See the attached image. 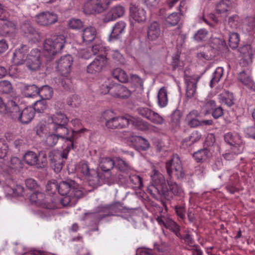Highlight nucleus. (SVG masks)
<instances>
[{"label":"nucleus","mask_w":255,"mask_h":255,"mask_svg":"<svg viewBox=\"0 0 255 255\" xmlns=\"http://www.w3.org/2000/svg\"><path fill=\"white\" fill-rule=\"evenodd\" d=\"M38 156L37 168H42L47 164L46 154L45 151H41L39 152Z\"/></svg>","instance_id":"obj_53"},{"label":"nucleus","mask_w":255,"mask_h":255,"mask_svg":"<svg viewBox=\"0 0 255 255\" xmlns=\"http://www.w3.org/2000/svg\"><path fill=\"white\" fill-rule=\"evenodd\" d=\"M184 81L186 84V97L188 99H194L195 98L197 92V80L192 77L184 75Z\"/></svg>","instance_id":"obj_16"},{"label":"nucleus","mask_w":255,"mask_h":255,"mask_svg":"<svg viewBox=\"0 0 255 255\" xmlns=\"http://www.w3.org/2000/svg\"><path fill=\"white\" fill-rule=\"evenodd\" d=\"M174 170H173L172 176H174L177 179H183L185 176L181 161L177 155H173Z\"/></svg>","instance_id":"obj_24"},{"label":"nucleus","mask_w":255,"mask_h":255,"mask_svg":"<svg viewBox=\"0 0 255 255\" xmlns=\"http://www.w3.org/2000/svg\"><path fill=\"white\" fill-rule=\"evenodd\" d=\"M24 162L30 166H36L37 167L38 154L34 151H28L23 156Z\"/></svg>","instance_id":"obj_33"},{"label":"nucleus","mask_w":255,"mask_h":255,"mask_svg":"<svg viewBox=\"0 0 255 255\" xmlns=\"http://www.w3.org/2000/svg\"><path fill=\"white\" fill-rule=\"evenodd\" d=\"M201 135L197 131L193 132L191 135L187 138L183 140L184 142H186V144L191 145L194 143L198 141L201 138Z\"/></svg>","instance_id":"obj_46"},{"label":"nucleus","mask_w":255,"mask_h":255,"mask_svg":"<svg viewBox=\"0 0 255 255\" xmlns=\"http://www.w3.org/2000/svg\"><path fill=\"white\" fill-rule=\"evenodd\" d=\"M211 47L218 51H221L225 48L224 42L219 38H213L211 42Z\"/></svg>","instance_id":"obj_52"},{"label":"nucleus","mask_w":255,"mask_h":255,"mask_svg":"<svg viewBox=\"0 0 255 255\" xmlns=\"http://www.w3.org/2000/svg\"><path fill=\"white\" fill-rule=\"evenodd\" d=\"M239 64L243 67H248L253 62V51L250 45H245L238 49Z\"/></svg>","instance_id":"obj_7"},{"label":"nucleus","mask_w":255,"mask_h":255,"mask_svg":"<svg viewBox=\"0 0 255 255\" xmlns=\"http://www.w3.org/2000/svg\"><path fill=\"white\" fill-rule=\"evenodd\" d=\"M68 25L71 29H77L82 28L83 24L79 19L72 18L69 20Z\"/></svg>","instance_id":"obj_56"},{"label":"nucleus","mask_w":255,"mask_h":255,"mask_svg":"<svg viewBox=\"0 0 255 255\" xmlns=\"http://www.w3.org/2000/svg\"><path fill=\"white\" fill-rule=\"evenodd\" d=\"M115 164V161L109 157H104L101 159L100 166L102 171L108 173L111 169L113 168Z\"/></svg>","instance_id":"obj_40"},{"label":"nucleus","mask_w":255,"mask_h":255,"mask_svg":"<svg viewBox=\"0 0 255 255\" xmlns=\"http://www.w3.org/2000/svg\"><path fill=\"white\" fill-rule=\"evenodd\" d=\"M96 35V30L94 27H87L83 31V39L85 42H91L95 39Z\"/></svg>","instance_id":"obj_36"},{"label":"nucleus","mask_w":255,"mask_h":255,"mask_svg":"<svg viewBox=\"0 0 255 255\" xmlns=\"http://www.w3.org/2000/svg\"><path fill=\"white\" fill-rule=\"evenodd\" d=\"M130 16L137 22H142L146 19L145 10L135 4L131 3L129 7Z\"/></svg>","instance_id":"obj_21"},{"label":"nucleus","mask_w":255,"mask_h":255,"mask_svg":"<svg viewBox=\"0 0 255 255\" xmlns=\"http://www.w3.org/2000/svg\"><path fill=\"white\" fill-rule=\"evenodd\" d=\"M10 101H14L13 100L8 101L7 103L6 104L2 98L0 97V113L1 114H6L7 113L10 116V108L9 103Z\"/></svg>","instance_id":"obj_59"},{"label":"nucleus","mask_w":255,"mask_h":255,"mask_svg":"<svg viewBox=\"0 0 255 255\" xmlns=\"http://www.w3.org/2000/svg\"><path fill=\"white\" fill-rule=\"evenodd\" d=\"M219 99L220 102L230 107L234 104L235 99L232 93L229 91H224L219 95Z\"/></svg>","instance_id":"obj_31"},{"label":"nucleus","mask_w":255,"mask_h":255,"mask_svg":"<svg viewBox=\"0 0 255 255\" xmlns=\"http://www.w3.org/2000/svg\"><path fill=\"white\" fill-rule=\"evenodd\" d=\"M124 134L125 138L131 137L132 138V141H134L138 144V145L140 146L141 149L145 150L149 148V143L148 141L141 136H132L131 133L128 131H124Z\"/></svg>","instance_id":"obj_28"},{"label":"nucleus","mask_w":255,"mask_h":255,"mask_svg":"<svg viewBox=\"0 0 255 255\" xmlns=\"http://www.w3.org/2000/svg\"><path fill=\"white\" fill-rule=\"evenodd\" d=\"M112 0H96L94 1H88L84 5V10L86 13H92L94 12L101 13L107 9Z\"/></svg>","instance_id":"obj_6"},{"label":"nucleus","mask_w":255,"mask_h":255,"mask_svg":"<svg viewBox=\"0 0 255 255\" xmlns=\"http://www.w3.org/2000/svg\"><path fill=\"white\" fill-rule=\"evenodd\" d=\"M29 200L31 203L36 206L49 210H53L58 208L55 199L50 196H46L42 192H36L31 194Z\"/></svg>","instance_id":"obj_5"},{"label":"nucleus","mask_w":255,"mask_h":255,"mask_svg":"<svg viewBox=\"0 0 255 255\" xmlns=\"http://www.w3.org/2000/svg\"><path fill=\"white\" fill-rule=\"evenodd\" d=\"M52 122L49 124L50 128L56 125H66L69 120L66 116L61 112H58L51 117Z\"/></svg>","instance_id":"obj_27"},{"label":"nucleus","mask_w":255,"mask_h":255,"mask_svg":"<svg viewBox=\"0 0 255 255\" xmlns=\"http://www.w3.org/2000/svg\"><path fill=\"white\" fill-rule=\"evenodd\" d=\"M158 104L159 107L163 108L168 104L167 91L165 87H162L157 95Z\"/></svg>","instance_id":"obj_39"},{"label":"nucleus","mask_w":255,"mask_h":255,"mask_svg":"<svg viewBox=\"0 0 255 255\" xmlns=\"http://www.w3.org/2000/svg\"><path fill=\"white\" fill-rule=\"evenodd\" d=\"M40 55V51L37 49H32L27 54L25 63L29 70L36 71L39 69L41 64Z\"/></svg>","instance_id":"obj_13"},{"label":"nucleus","mask_w":255,"mask_h":255,"mask_svg":"<svg viewBox=\"0 0 255 255\" xmlns=\"http://www.w3.org/2000/svg\"><path fill=\"white\" fill-rule=\"evenodd\" d=\"M21 91L26 97H31L38 94V87L34 84H22Z\"/></svg>","instance_id":"obj_30"},{"label":"nucleus","mask_w":255,"mask_h":255,"mask_svg":"<svg viewBox=\"0 0 255 255\" xmlns=\"http://www.w3.org/2000/svg\"><path fill=\"white\" fill-rule=\"evenodd\" d=\"M230 7L226 1H222L217 4L216 10L218 13H222L227 11Z\"/></svg>","instance_id":"obj_64"},{"label":"nucleus","mask_w":255,"mask_h":255,"mask_svg":"<svg viewBox=\"0 0 255 255\" xmlns=\"http://www.w3.org/2000/svg\"><path fill=\"white\" fill-rule=\"evenodd\" d=\"M86 176L91 186L96 187L100 185V176L98 171L92 169L90 173Z\"/></svg>","instance_id":"obj_37"},{"label":"nucleus","mask_w":255,"mask_h":255,"mask_svg":"<svg viewBox=\"0 0 255 255\" xmlns=\"http://www.w3.org/2000/svg\"><path fill=\"white\" fill-rule=\"evenodd\" d=\"M50 128L55 132V134L62 139H65L69 136V129L66 127V125H56L54 127H50Z\"/></svg>","instance_id":"obj_34"},{"label":"nucleus","mask_w":255,"mask_h":255,"mask_svg":"<svg viewBox=\"0 0 255 255\" xmlns=\"http://www.w3.org/2000/svg\"><path fill=\"white\" fill-rule=\"evenodd\" d=\"M208 32L205 29H200L198 30L194 35V38L197 41H202L205 40Z\"/></svg>","instance_id":"obj_57"},{"label":"nucleus","mask_w":255,"mask_h":255,"mask_svg":"<svg viewBox=\"0 0 255 255\" xmlns=\"http://www.w3.org/2000/svg\"><path fill=\"white\" fill-rule=\"evenodd\" d=\"M20 28L26 36L35 39L39 38L38 32L31 26L29 21H23L21 24Z\"/></svg>","instance_id":"obj_23"},{"label":"nucleus","mask_w":255,"mask_h":255,"mask_svg":"<svg viewBox=\"0 0 255 255\" xmlns=\"http://www.w3.org/2000/svg\"><path fill=\"white\" fill-rule=\"evenodd\" d=\"M28 51V48L26 45H22L19 48L15 50L12 58L14 64L19 65L23 64L26 61V55Z\"/></svg>","instance_id":"obj_22"},{"label":"nucleus","mask_w":255,"mask_h":255,"mask_svg":"<svg viewBox=\"0 0 255 255\" xmlns=\"http://www.w3.org/2000/svg\"><path fill=\"white\" fill-rule=\"evenodd\" d=\"M200 116L198 111L193 110L191 111L186 116V121L188 125L191 128H195L201 125L200 121L197 118Z\"/></svg>","instance_id":"obj_29"},{"label":"nucleus","mask_w":255,"mask_h":255,"mask_svg":"<svg viewBox=\"0 0 255 255\" xmlns=\"http://www.w3.org/2000/svg\"><path fill=\"white\" fill-rule=\"evenodd\" d=\"M237 79L239 82L246 86L250 85L253 83L251 75L245 71H243L238 74Z\"/></svg>","instance_id":"obj_44"},{"label":"nucleus","mask_w":255,"mask_h":255,"mask_svg":"<svg viewBox=\"0 0 255 255\" xmlns=\"http://www.w3.org/2000/svg\"><path fill=\"white\" fill-rule=\"evenodd\" d=\"M137 112L141 117L155 125H161L164 123V119L162 117L148 108L139 107L137 109Z\"/></svg>","instance_id":"obj_8"},{"label":"nucleus","mask_w":255,"mask_h":255,"mask_svg":"<svg viewBox=\"0 0 255 255\" xmlns=\"http://www.w3.org/2000/svg\"><path fill=\"white\" fill-rule=\"evenodd\" d=\"M46 108V102L45 100L42 99L41 100H38L35 102L33 109L34 110V112L36 111L38 113H42Z\"/></svg>","instance_id":"obj_54"},{"label":"nucleus","mask_w":255,"mask_h":255,"mask_svg":"<svg viewBox=\"0 0 255 255\" xmlns=\"http://www.w3.org/2000/svg\"><path fill=\"white\" fill-rule=\"evenodd\" d=\"M114 78L121 82L126 83L128 81V77L126 72L123 69L118 68L115 69L112 72Z\"/></svg>","instance_id":"obj_38"},{"label":"nucleus","mask_w":255,"mask_h":255,"mask_svg":"<svg viewBox=\"0 0 255 255\" xmlns=\"http://www.w3.org/2000/svg\"><path fill=\"white\" fill-rule=\"evenodd\" d=\"M73 61V58L70 55L61 57L57 62V70L61 75L66 76L71 71Z\"/></svg>","instance_id":"obj_12"},{"label":"nucleus","mask_w":255,"mask_h":255,"mask_svg":"<svg viewBox=\"0 0 255 255\" xmlns=\"http://www.w3.org/2000/svg\"><path fill=\"white\" fill-rule=\"evenodd\" d=\"M52 94V89L48 85L43 86L40 89L38 88V95L43 100L49 99L51 98Z\"/></svg>","instance_id":"obj_42"},{"label":"nucleus","mask_w":255,"mask_h":255,"mask_svg":"<svg viewBox=\"0 0 255 255\" xmlns=\"http://www.w3.org/2000/svg\"><path fill=\"white\" fill-rule=\"evenodd\" d=\"M12 90V86L9 81L2 80L0 81V91L3 93H9Z\"/></svg>","instance_id":"obj_50"},{"label":"nucleus","mask_w":255,"mask_h":255,"mask_svg":"<svg viewBox=\"0 0 255 255\" xmlns=\"http://www.w3.org/2000/svg\"><path fill=\"white\" fill-rule=\"evenodd\" d=\"M114 85V82L104 83L100 87V92L102 94L109 93L112 96V89Z\"/></svg>","instance_id":"obj_49"},{"label":"nucleus","mask_w":255,"mask_h":255,"mask_svg":"<svg viewBox=\"0 0 255 255\" xmlns=\"http://www.w3.org/2000/svg\"><path fill=\"white\" fill-rule=\"evenodd\" d=\"M92 51L94 55L105 54L107 56L106 48L102 43L95 44L92 47Z\"/></svg>","instance_id":"obj_51"},{"label":"nucleus","mask_w":255,"mask_h":255,"mask_svg":"<svg viewBox=\"0 0 255 255\" xmlns=\"http://www.w3.org/2000/svg\"><path fill=\"white\" fill-rule=\"evenodd\" d=\"M156 220L159 225L164 226L174 233L178 238L182 239V236L180 233V226L167 215L158 216Z\"/></svg>","instance_id":"obj_10"},{"label":"nucleus","mask_w":255,"mask_h":255,"mask_svg":"<svg viewBox=\"0 0 255 255\" xmlns=\"http://www.w3.org/2000/svg\"><path fill=\"white\" fill-rule=\"evenodd\" d=\"M59 137L55 134H51L48 135L46 138L45 142L49 146H54L58 142Z\"/></svg>","instance_id":"obj_63"},{"label":"nucleus","mask_w":255,"mask_h":255,"mask_svg":"<svg viewBox=\"0 0 255 255\" xmlns=\"http://www.w3.org/2000/svg\"><path fill=\"white\" fill-rule=\"evenodd\" d=\"M129 178L130 183L131 184L132 187L135 189H140L142 186V178L137 175L136 174H128L125 175H122L119 174L116 175L115 174H110L111 180L114 182L119 179L121 182H124L126 180Z\"/></svg>","instance_id":"obj_11"},{"label":"nucleus","mask_w":255,"mask_h":255,"mask_svg":"<svg viewBox=\"0 0 255 255\" xmlns=\"http://www.w3.org/2000/svg\"><path fill=\"white\" fill-rule=\"evenodd\" d=\"M216 102L213 100H206L204 102L203 108L206 110V114H208L216 107Z\"/></svg>","instance_id":"obj_60"},{"label":"nucleus","mask_w":255,"mask_h":255,"mask_svg":"<svg viewBox=\"0 0 255 255\" xmlns=\"http://www.w3.org/2000/svg\"><path fill=\"white\" fill-rule=\"evenodd\" d=\"M229 34V44L230 46L233 48H236L238 47L240 42L239 34L237 32H231L230 30H228Z\"/></svg>","instance_id":"obj_45"},{"label":"nucleus","mask_w":255,"mask_h":255,"mask_svg":"<svg viewBox=\"0 0 255 255\" xmlns=\"http://www.w3.org/2000/svg\"><path fill=\"white\" fill-rule=\"evenodd\" d=\"M3 22L0 23V34L3 36L12 33L16 29V24L10 20H7L6 17Z\"/></svg>","instance_id":"obj_25"},{"label":"nucleus","mask_w":255,"mask_h":255,"mask_svg":"<svg viewBox=\"0 0 255 255\" xmlns=\"http://www.w3.org/2000/svg\"><path fill=\"white\" fill-rule=\"evenodd\" d=\"M240 24V18L238 15H234L229 17L226 28H230L231 30H234L238 28Z\"/></svg>","instance_id":"obj_41"},{"label":"nucleus","mask_w":255,"mask_h":255,"mask_svg":"<svg viewBox=\"0 0 255 255\" xmlns=\"http://www.w3.org/2000/svg\"><path fill=\"white\" fill-rule=\"evenodd\" d=\"M162 35L160 24L156 21L152 22L148 26L147 36L148 40L154 41Z\"/></svg>","instance_id":"obj_20"},{"label":"nucleus","mask_w":255,"mask_h":255,"mask_svg":"<svg viewBox=\"0 0 255 255\" xmlns=\"http://www.w3.org/2000/svg\"><path fill=\"white\" fill-rule=\"evenodd\" d=\"M67 103L72 107L76 108L80 105L81 99L78 96L74 95L67 99Z\"/></svg>","instance_id":"obj_61"},{"label":"nucleus","mask_w":255,"mask_h":255,"mask_svg":"<svg viewBox=\"0 0 255 255\" xmlns=\"http://www.w3.org/2000/svg\"><path fill=\"white\" fill-rule=\"evenodd\" d=\"M224 140L229 144L238 147V151L235 154H239L243 151L244 145L241 136L237 134L233 135L231 132H228L224 135Z\"/></svg>","instance_id":"obj_17"},{"label":"nucleus","mask_w":255,"mask_h":255,"mask_svg":"<svg viewBox=\"0 0 255 255\" xmlns=\"http://www.w3.org/2000/svg\"><path fill=\"white\" fill-rule=\"evenodd\" d=\"M132 122L130 117L128 116H115L105 123V126L109 129H120L126 128Z\"/></svg>","instance_id":"obj_9"},{"label":"nucleus","mask_w":255,"mask_h":255,"mask_svg":"<svg viewBox=\"0 0 255 255\" xmlns=\"http://www.w3.org/2000/svg\"><path fill=\"white\" fill-rule=\"evenodd\" d=\"M35 20L40 25L48 26L57 21L58 15L54 12H42L36 15Z\"/></svg>","instance_id":"obj_15"},{"label":"nucleus","mask_w":255,"mask_h":255,"mask_svg":"<svg viewBox=\"0 0 255 255\" xmlns=\"http://www.w3.org/2000/svg\"><path fill=\"white\" fill-rule=\"evenodd\" d=\"M115 165L119 171L126 175L128 174L129 171L131 170V167L129 163L120 157L116 158Z\"/></svg>","instance_id":"obj_32"},{"label":"nucleus","mask_w":255,"mask_h":255,"mask_svg":"<svg viewBox=\"0 0 255 255\" xmlns=\"http://www.w3.org/2000/svg\"><path fill=\"white\" fill-rule=\"evenodd\" d=\"M58 191L60 194L65 196L60 200L64 206L75 205L78 199L84 196L78 184L73 180L61 182L58 184Z\"/></svg>","instance_id":"obj_1"},{"label":"nucleus","mask_w":255,"mask_h":255,"mask_svg":"<svg viewBox=\"0 0 255 255\" xmlns=\"http://www.w3.org/2000/svg\"><path fill=\"white\" fill-rule=\"evenodd\" d=\"M168 184L169 187V190L168 189V191L170 192V194L171 197H172V194L180 195L182 193V189L175 182L169 181L168 182ZM171 198L172 197L170 198Z\"/></svg>","instance_id":"obj_47"},{"label":"nucleus","mask_w":255,"mask_h":255,"mask_svg":"<svg viewBox=\"0 0 255 255\" xmlns=\"http://www.w3.org/2000/svg\"><path fill=\"white\" fill-rule=\"evenodd\" d=\"M131 83L135 87H143V80L136 74H131L130 75Z\"/></svg>","instance_id":"obj_62"},{"label":"nucleus","mask_w":255,"mask_h":255,"mask_svg":"<svg viewBox=\"0 0 255 255\" xmlns=\"http://www.w3.org/2000/svg\"><path fill=\"white\" fill-rule=\"evenodd\" d=\"M107 61L106 55L102 54L97 55L94 60L87 66V72L91 74L100 72L107 64Z\"/></svg>","instance_id":"obj_14"},{"label":"nucleus","mask_w":255,"mask_h":255,"mask_svg":"<svg viewBox=\"0 0 255 255\" xmlns=\"http://www.w3.org/2000/svg\"><path fill=\"white\" fill-rule=\"evenodd\" d=\"M126 24L124 21L117 22L113 27L112 31L110 35V39L115 40L121 38V35L125 32Z\"/></svg>","instance_id":"obj_26"},{"label":"nucleus","mask_w":255,"mask_h":255,"mask_svg":"<svg viewBox=\"0 0 255 255\" xmlns=\"http://www.w3.org/2000/svg\"><path fill=\"white\" fill-rule=\"evenodd\" d=\"M65 38L62 35L53 39H46L43 44L44 54L46 56L51 58L56 53L61 51L65 46Z\"/></svg>","instance_id":"obj_4"},{"label":"nucleus","mask_w":255,"mask_h":255,"mask_svg":"<svg viewBox=\"0 0 255 255\" xmlns=\"http://www.w3.org/2000/svg\"><path fill=\"white\" fill-rule=\"evenodd\" d=\"M9 105L10 117L13 120L22 124H27L33 119L35 113L33 108L27 107L21 111L15 101H10Z\"/></svg>","instance_id":"obj_3"},{"label":"nucleus","mask_w":255,"mask_h":255,"mask_svg":"<svg viewBox=\"0 0 255 255\" xmlns=\"http://www.w3.org/2000/svg\"><path fill=\"white\" fill-rule=\"evenodd\" d=\"M223 75V68L221 67L217 68L213 74V77L210 81L211 87H213L216 84H217L222 78Z\"/></svg>","instance_id":"obj_43"},{"label":"nucleus","mask_w":255,"mask_h":255,"mask_svg":"<svg viewBox=\"0 0 255 255\" xmlns=\"http://www.w3.org/2000/svg\"><path fill=\"white\" fill-rule=\"evenodd\" d=\"M9 167L15 170L22 169V164L21 161L17 157H12L10 161Z\"/></svg>","instance_id":"obj_55"},{"label":"nucleus","mask_w":255,"mask_h":255,"mask_svg":"<svg viewBox=\"0 0 255 255\" xmlns=\"http://www.w3.org/2000/svg\"><path fill=\"white\" fill-rule=\"evenodd\" d=\"M210 155V151L206 148L199 150L193 155L197 162H204L208 159Z\"/></svg>","instance_id":"obj_35"},{"label":"nucleus","mask_w":255,"mask_h":255,"mask_svg":"<svg viewBox=\"0 0 255 255\" xmlns=\"http://www.w3.org/2000/svg\"><path fill=\"white\" fill-rule=\"evenodd\" d=\"M180 20V16L178 13H172L166 19V24L167 26L176 25Z\"/></svg>","instance_id":"obj_48"},{"label":"nucleus","mask_w":255,"mask_h":255,"mask_svg":"<svg viewBox=\"0 0 255 255\" xmlns=\"http://www.w3.org/2000/svg\"><path fill=\"white\" fill-rule=\"evenodd\" d=\"M8 147L6 141L0 138V158L5 157L8 152Z\"/></svg>","instance_id":"obj_58"},{"label":"nucleus","mask_w":255,"mask_h":255,"mask_svg":"<svg viewBox=\"0 0 255 255\" xmlns=\"http://www.w3.org/2000/svg\"><path fill=\"white\" fill-rule=\"evenodd\" d=\"M131 94V91L127 87L119 83H114L112 89V96L123 99L128 98Z\"/></svg>","instance_id":"obj_19"},{"label":"nucleus","mask_w":255,"mask_h":255,"mask_svg":"<svg viewBox=\"0 0 255 255\" xmlns=\"http://www.w3.org/2000/svg\"><path fill=\"white\" fill-rule=\"evenodd\" d=\"M125 11L124 7L121 5H116L110 9L104 16L103 19L104 22H109L116 20L122 16Z\"/></svg>","instance_id":"obj_18"},{"label":"nucleus","mask_w":255,"mask_h":255,"mask_svg":"<svg viewBox=\"0 0 255 255\" xmlns=\"http://www.w3.org/2000/svg\"><path fill=\"white\" fill-rule=\"evenodd\" d=\"M153 172V174L151 176L152 183L147 187V192L155 199L164 198L170 200L171 196L167 187L163 175L155 169Z\"/></svg>","instance_id":"obj_2"}]
</instances>
